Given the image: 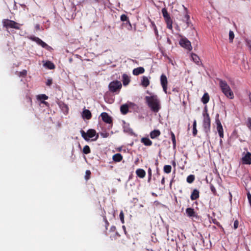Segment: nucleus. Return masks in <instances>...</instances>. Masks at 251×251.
Returning <instances> with one entry per match:
<instances>
[{
  "instance_id": "nucleus-1",
  "label": "nucleus",
  "mask_w": 251,
  "mask_h": 251,
  "mask_svg": "<svg viewBox=\"0 0 251 251\" xmlns=\"http://www.w3.org/2000/svg\"><path fill=\"white\" fill-rule=\"evenodd\" d=\"M146 101L152 111L158 112L160 109V101L156 95L146 96Z\"/></svg>"
},
{
  "instance_id": "nucleus-2",
  "label": "nucleus",
  "mask_w": 251,
  "mask_h": 251,
  "mask_svg": "<svg viewBox=\"0 0 251 251\" xmlns=\"http://www.w3.org/2000/svg\"><path fill=\"white\" fill-rule=\"evenodd\" d=\"M203 116V123L202 126L203 130L208 135L210 132L211 127V119L209 114L208 113V109L206 107H205L202 112Z\"/></svg>"
},
{
  "instance_id": "nucleus-3",
  "label": "nucleus",
  "mask_w": 251,
  "mask_h": 251,
  "mask_svg": "<svg viewBox=\"0 0 251 251\" xmlns=\"http://www.w3.org/2000/svg\"><path fill=\"white\" fill-rule=\"evenodd\" d=\"M219 86L222 92L227 98L230 99L234 98V94L226 81L220 80Z\"/></svg>"
},
{
  "instance_id": "nucleus-4",
  "label": "nucleus",
  "mask_w": 251,
  "mask_h": 251,
  "mask_svg": "<svg viewBox=\"0 0 251 251\" xmlns=\"http://www.w3.org/2000/svg\"><path fill=\"white\" fill-rule=\"evenodd\" d=\"M80 133L83 139L86 141H89L90 138L92 141H96L99 138V134L96 133L95 129H89L85 132L84 130H81Z\"/></svg>"
},
{
  "instance_id": "nucleus-5",
  "label": "nucleus",
  "mask_w": 251,
  "mask_h": 251,
  "mask_svg": "<svg viewBox=\"0 0 251 251\" xmlns=\"http://www.w3.org/2000/svg\"><path fill=\"white\" fill-rule=\"evenodd\" d=\"M3 27L9 28L20 29V24L9 19H3L2 21Z\"/></svg>"
},
{
  "instance_id": "nucleus-6",
  "label": "nucleus",
  "mask_w": 251,
  "mask_h": 251,
  "mask_svg": "<svg viewBox=\"0 0 251 251\" xmlns=\"http://www.w3.org/2000/svg\"><path fill=\"white\" fill-rule=\"evenodd\" d=\"M122 87V84L120 81L115 80L111 82L108 85L109 90L111 92H116L119 91Z\"/></svg>"
},
{
  "instance_id": "nucleus-7",
  "label": "nucleus",
  "mask_w": 251,
  "mask_h": 251,
  "mask_svg": "<svg viewBox=\"0 0 251 251\" xmlns=\"http://www.w3.org/2000/svg\"><path fill=\"white\" fill-rule=\"evenodd\" d=\"M180 45L185 49L190 51L192 50L191 42L186 38L182 37L179 41Z\"/></svg>"
},
{
  "instance_id": "nucleus-8",
  "label": "nucleus",
  "mask_w": 251,
  "mask_h": 251,
  "mask_svg": "<svg viewBox=\"0 0 251 251\" xmlns=\"http://www.w3.org/2000/svg\"><path fill=\"white\" fill-rule=\"evenodd\" d=\"M186 213L189 217L191 218L192 220H198L199 216L198 215L197 212L194 210V209L189 207L186 209Z\"/></svg>"
},
{
  "instance_id": "nucleus-9",
  "label": "nucleus",
  "mask_w": 251,
  "mask_h": 251,
  "mask_svg": "<svg viewBox=\"0 0 251 251\" xmlns=\"http://www.w3.org/2000/svg\"><path fill=\"white\" fill-rule=\"evenodd\" d=\"M216 116H217V119L216 120V123L217 125V129L219 133V136L221 138H223L224 137V130H223V126L221 124V123L220 121L219 120V119H218L219 114H217Z\"/></svg>"
},
{
  "instance_id": "nucleus-10",
  "label": "nucleus",
  "mask_w": 251,
  "mask_h": 251,
  "mask_svg": "<svg viewBox=\"0 0 251 251\" xmlns=\"http://www.w3.org/2000/svg\"><path fill=\"white\" fill-rule=\"evenodd\" d=\"M160 83L163 91L166 94L167 93L168 80L166 76L164 74H162L160 76Z\"/></svg>"
},
{
  "instance_id": "nucleus-11",
  "label": "nucleus",
  "mask_w": 251,
  "mask_h": 251,
  "mask_svg": "<svg viewBox=\"0 0 251 251\" xmlns=\"http://www.w3.org/2000/svg\"><path fill=\"white\" fill-rule=\"evenodd\" d=\"M242 161L244 164H251V153L247 152L245 155L242 157Z\"/></svg>"
},
{
  "instance_id": "nucleus-12",
  "label": "nucleus",
  "mask_w": 251,
  "mask_h": 251,
  "mask_svg": "<svg viewBox=\"0 0 251 251\" xmlns=\"http://www.w3.org/2000/svg\"><path fill=\"white\" fill-rule=\"evenodd\" d=\"M102 121L107 124H112V118L106 112H102L100 114Z\"/></svg>"
},
{
  "instance_id": "nucleus-13",
  "label": "nucleus",
  "mask_w": 251,
  "mask_h": 251,
  "mask_svg": "<svg viewBox=\"0 0 251 251\" xmlns=\"http://www.w3.org/2000/svg\"><path fill=\"white\" fill-rule=\"evenodd\" d=\"M31 39L44 48L48 49L49 48H50V46L38 37H33L31 38Z\"/></svg>"
},
{
  "instance_id": "nucleus-14",
  "label": "nucleus",
  "mask_w": 251,
  "mask_h": 251,
  "mask_svg": "<svg viewBox=\"0 0 251 251\" xmlns=\"http://www.w3.org/2000/svg\"><path fill=\"white\" fill-rule=\"evenodd\" d=\"M184 12L183 13V17L182 18V20L183 22H185L187 24V26H190V16L188 13V10L186 8H184Z\"/></svg>"
},
{
  "instance_id": "nucleus-15",
  "label": "nucleus",
  "mask_w": 251,
  "mask_h": 251,
  "mask_svg": "<svg viewBox=\"0 0 251 251\" xmlns=\"http://www.w3.org/2000/svg\"><path fill=\"white\" fill-rule=\"evenodd\" d=\"M160 134L161 132L159 130L154 129L150 132V136L152 139H154L159 137Z\"/></svg>"
},
{
  "instance_id": "nucleus-16",
  "label": "nucleus",
  "mask_w": 251,
  "mask_h": 251,
  "mask_svg": "<svg viewBox=\"0 0 251 251\" xmlns=\"http://www.w3.org/2000/svg\"><path fill=\"white\" fill-rule=\"evenodd\" d=\"M82 116L84 119L90 120L92 118V114L89 110L84 109L82 112Z\"/></svg>"
},
{
  "instance_id": "nucleus-17",
  "label": "nucleus",
  "mask_w": 251,
  "mask_h": 251,
  "mask_svg": "<svg viewBox=\"0 0 251 251\" xmlns=\"http://www.w3.org/2000/svg\"><path fill=\"white\" fill-rule=\"evenodd\" d=\"M122 81H123V85L124 86H126L130 82V77H129V76L127 75L124 74L122 75Z\"/></svg>"
},
{
  "instance_id": "nucleus-18",
  "label": "nucleus",
  "mask_w": 251,
  "mask_h": 251,
  "mask_svg": "<svg viewBox=\"0 0 251 251\" xmlns=\"http://www.w3.org/2000/svg\"><path fill=\"white\" fill-rule=\"evenodd\" d=\"M145 72V69L143 67H140L137 68L133 69L132 71V73L135 75H138L140 74H142L144 73Z\"/></svg>"
},
{
  "instance_id": "nucleus-19",
  "label": "nucleus",
  "mask_w": 251,
  "mask_h": 251,
  "mask_svg": "<svg viewBox=\"0 0 251 251\" xmlns=\"http://www.w3.org/2000/svg\"><path fill=\"white\" fill-rule=\"evenodd\" d=\"M199 194H200V192L197 189H194L193 191V192H192L191 196H190V198H191V200L194 201V200L198 199L200 196Z\"/></svg>"
},
{
  "instance_id": "nucleus-20",
  "label": "nucleus",
  "mask_w": 251,
  "mask_h": 251,
  "mask_svg": "<svg viewBox=\"0 0 251 251\" xmlns=\"http://www.w3.org/2000/svg\"><path fill=\"white\" fill-rule=\"evenodd\" d=\"M141 142L146 146H151L152 144V141L148 137H143L141 140Z\"/></svg>"
},
{
  "instance_id": "nucleus-21",
  "label": "nucleus",
  "mask_w": 251,
  "mask_h": 251,
  "mask_svg": "<svg viewBox=\"0 0 251 251\" xmlns=\"http://www.w3.org/2000/svg\"><path fill=\"white\" fill-rule=\"evenodd\" d=\"M191 57L193 61L196 63L197 65H200L201 64V63L200 61V57L195 53L191 54Z\"/></svg>"
},
{
  "instance_id": "nucleus-22",
  "label": "nucleus",
  "mask_w": 251,
  "mask_h": 251,
  "mask_svg": "<svg viewBox=\"0 0 251 251\" xmlns=\"http://www.w3.org/2000/svg\"><path fill=\"white\" fill-rule=\"evenodd\" d=\"M141 85L144 87H147L150 85V80L147 76H143L142 77Z\"/></svg>"
},
{
  "instance_id": "nucleus-23",
  "label": "nucleus",
  "mask_w": 251,
  "mask_h": 251,
  "mask_svg": "<svg viewBox=\"0 0 251 251\" xmlns=\"http://www.w3.org/2000/svg\"><path fill=\"white\" fill-rule=\"evenodd\" d=\"M136 174L140 178H144L146 176V172L142 169H138L136 171Z\"/></svg>"
},
{
  "instance_id": "nucleus-24",
  "label": "nucleus",
  "mask_w": 251,
  "mask_h": 251,
  "mask_svg": "<svg viewBox=\"0 0 251 251\" xmlns=\"http://www.w3.org/2000/svg\"><path fill=\"white\" fill-rule=\"evenodd\" d=\"M112 158L114 161L119 162L123 159V156L121 154L118 153L113 155Z\"/></svg>"
},
{
  "instance_id": "nucleus-25",
  "label": "nucleus",
  "mask_w": 251,
  "mask_h": 251,
  "mask_svg": "<svg viewBox=\"0 0 251 251\" xmlns=\"http://www.w3.org/2000/svg\"><path fill=\"white\" fill-rule=\"evenodd\" d=\"M103 220L104 222V224L103 225V226H104V229L103 230V232L105 234H107V230L109 225V223L107 221L106 217L105 215L103 216Z\"/></svg>"
},
{
  "instance_id": "nucleus-26",
  "label": "nucleus",
  "mask_w": 251,
  "mask_h": 251,
  "mask_svg": "<svg viewBox=\"0 0 251 251\" xmlns=\"http://www.w3.org/2000/svg\"><path fill=\"white\" fill-rule=\"evenodd\" d=\"M120 110L122 114H126L128 111V106L125 104L121 106Z\"/></svg>"
},
{
  "instance_id": "nucleus-27",
  "label": "nucleus",
  "mask_w": 251,
  "mask_h": 251,
  "mask_svg": "<svg viewBox=\"0 0 251 251\" xmlns=\"http://www.w3.org/2000/svg\"><path fill=\"white\" fill-rule=\"evenodd\" d=\"M163 17L165 20H168L171 18L169 14L168 13L167 10L166 8H163L161 10Z\"/></svg>"
},
{
  "instance_id": "nucleus-28",
  "label": "nucleus",
  "mask_w": 251,
  "mask_h": 251,
  "mask_svg": "<svg viewBox=\"0 0 251 251\" xmlns=\"http://www.w3.org/2000/svg\"><path fill=\"white\" fill-rule=\"evenodd\" d=\"M209 100V96L207 93H205L203 94L202 98L201 101L203 104H206Z\"/></svg>"
},
{
  "instance_id": "nucleus-29",
  "label": "nucleus",
  "mask_w": 251,
  "mask_h": 251,
  "mask_svg": "<svg viewBox=\"0 0 251 251\" xmlns=\"http://www.w3.org/2000/svg\"><path fill=\"white\" fill-rule=\"evenodd\" d=\"M44 65L46 67L49 69H53L55 68V65L54 64L50 61H46Z\"/></svg>"
},
{
  "instance_id": "nucleus-30",
  "label": "nucleus",
  "mask_w": 251,
  "mask_h": 251,
  "mask_svg": "<svg viewBox=\"0 0 251 251\" xmlns=\"http://www.w3.org/2000/svg\"><path fill=\"white\" fill-rule=\"evenodd\" d=\"M170 134H171V136L172 141V143H173V149H176V137H175V134L172 131H171Z\"/></svg>"
},
{
  "instance_id": "nucleus-31",
  "label": "nucleus",
  "mask_w": 251,
  "mask_h": 251,
  "mask_svg": "<svg viewBox=\"0 0 251 251\" xmlns=\"http://www.w3.org/2000/svg\"><path fill=\"white\" fill-rule=\"evenodd\" d=\"M121 20L123 22L126 21L127 22V23H128L130 27H131V25L129 21L128 18L126 15L122 14L121 16Z\"/></svg>"
},
{
  "instance_id": "nucleus-32",
  "label": "nucleus",
  "mask_w": 251,
  "mask_h": 251,
  "mask_svg": "<svg viewBox=\"0 0 251 251\" xmlns=\"http://www.w3.org/2000/svg\"><path fill=\"white\" fill-rule=\"evenodd\" d=\"M163 171L165 173L169 174L171 172L172 167L171 165H166L164 166Z\"/></svg>"
},
{
  "instance_id": "nucleus-33",
  "label": "nucleus",
  "mask_w": 251,
  "mask_h": 251,
  "mask_svg": "<svg viewBox=\"0 0 251 251\" xmlns=\"http://www.w3.org/2000/svg\"><path fill=\"white\" fill-rule=\"evenodd\" d=\"M17 73V75L19 76V77H25L27 75V71L26 70H23L21 72H16Z\"/></svg>"
},
{
  "instance_id": "nucleus-34",
  "label": "nucleus",
  "mask_w": 251,
  "mask_h": 251,
  "mask_svg": "<svg viewBox=\"0 0 251 251\" xmlns=\"http://www.w3.org/2000/svg\"><path fill=\"white\" fill-rule=\"evenodd\" d=\"M195 178V177L194 175H190L187 176L186 180L188 183H192L194 181Z\"/></svg>"
},
{
  "instance_id": "nucleus-35",
  "label": "nucleus",
  "mask_w": 251,
  "mask_h": 251,
  "mask_svg": "<svg viewBox=\"0 0 251 251\" xmlns=\"http://www.w3.org/2000/svg\"><path fill=\"white\" fill-rule=\"evenodd\" d=\"M58 104L59 107L62 109V110H65L67 111H68V107L67 105L65 104L64 102L60 101L58 102Z\"/></svg>"
},
{
  "instance_id": "nucleus-36",
  "label": "nucleus",
  "mask_w": 251,
  "mask_h": 251,
  "mask_svg": "<svg viewBox=\"0 0 251 251\" xmlns=\"http://www.w3.org/2000/svg\"><path fill=\"white\" fill-rule=\"evenodd\" d=\"M197 126V122L196 120H194L193 124V134L194 136H195L197 134V129L196 128Z\"/></svg>"
},
{
  "instance_id": "nucleus-37",
  "label": "nucleus",
  "mask_w": 251,
  "mask_h": 251,
  "mask_svg": "<svg viewBox=\"0 0 251 251\" xmlns=\"http://www.w3.org/2000/svg\"><path fill=\"white\" fill-rule=\"evenodd\" d=\"M82 151H83V153L85 154H87L90 153L91 150H90V148L89 147V146L85 145Z\"/></svg>"
},
{
  "instance_id": "nucleus-38",
  "label": "nucleus",
  "mask_w": 251,
  "mask_h": 251,
  "mask_svg": "<svg viewBox=\"0 0 251 251\" xmlns=\"http://www.w3.org/2000/svg\"><path fill=\"white\" fill-rule=\"evenodd\" d=\"M165 21L167 24V28H168L170 29H172L173 28V27H172L173 22H172V20L171 18L168 19V20H166Z\"/></svg>"
},
{
  "instance_id": "nucleus-39",
  "label": "nucleus",
  "mask_w": 251,
  "mask_h": 251,
  "mask_svg": "<svg viewBox=\"0 0 251 251\" xmlns=\"http://www.w3.org/2000/svg\"><path fill=\"white\" fill-rule=\"evenodd\" d=\"M48 99V97L46 96L45 94H41L37 96V99L41 101L42 100H47Z\"/></svg>"
},
{
  "instance_id": "nucleus-40",
  "label": "nucleus",
  "mask_w": 251,
  "mask_h": 251,
  "mask_svg": "<svg viewBox=\"0 0 251 251\" xmlns=\"http://www.w3.org/2000/svg\"><path fill=\"white\" fill-rule=\"evenodd\" d=\"M234 38V32L230 30L229 32V40L230 43H232L233 42V40Z\"/></svg>"
},
{
  "instance_id": "nucleus-41",
  "label": "nucleus",
  "mask_w": 251,
  "mask_h": 251,
  "mask_svg": "<svg viewBox=\"0 0 251 251\" xmlns=\"http://www.w3.org/2000/svg\"><path fill=\"white\" fill-rule=\"evenodd\" d=\"M148 182H150L151 180V176H152V171H151V169L150 168H149L148 169Z\"/></svg>"
},
{
  "instance_id": "nucleus-42",
  "label": "nucleus",
  "mask_w": 251,
  "mask_h": 251,
  "mask_svg": "<svg viewBox=\"0 0 251 251\" xmlns=\"http://www.w3.org/2000/svg\"><path fill=\"white\" fill-rule=\"evenodd\" d=\"M120 220L122 222V224H124L125 223V221H124V212L123 211H121L120 213Z\"/></svg>"
},
{
  "instance_id": "nucleus-43",
  "label": "nucleus",
  "mask_w": 251,
  "mask_h": 251,
  "mask_svg": "<svg viewBox=\"0 0 251 251\" xmlns=\"http://www.w3.org/2000/svg\"><path fill=\"white\" fill-rule=\"evenodd\" d=\"M26 101L27 104L29 106V107H32V100L30 97H26Z\"/></svg>"
},
{
  "instance_id": "nucleus-44",
  "label": "nucleus",
  "mask_w": 251,
  "mask_h": 251,
  "mask_svg": "<svg viewBox=\"0 0 251 251\" xmlns=\"http://www.w3.org/2000/svg\"><path fill=\"white\" fill-rule=\"evenodd\" d=\"M91 174V173L90 171L87 170L86 171L85 178L86 180H88L90 178Z\"/></svg>"
},
{
  "instance_id": "nucleus-45",
  "label": "nucleus",
  "mask_w": 251,
  "mask_h": 251,
  "mask_svg": "<svg viewBox=\"0 0 251 251\" xmlns=\"http://www.w3.org/2000/svg\"><path fill=\"white\" fill-rule=\"evenodd\" d=\"M210 190L214 195H216V194H217L216 190L215 187L213 185H210Z\"/></svg>"
},
{
  "instance_id": "nucleus-46",
  "label": "nucleus",
  "mask_w": 251,
  "mask_h": 251,
  "mask_svg": "<svg viewBox=\"0 0 251 251\" xmlns=\"http://www.w3.org/2000/svg\"><path fill=\"white\" fill-rule=\"evenodd\" d=\"M247 126L251 130V118H248Z\"/></svg>"
},
{
  "instance_id": "nucleus-47",
  "label": "nucleus",
  "mask_w": 251,
  "mask_h": 251,
  "mask_svg": "<svg viewBox=\"0 0 251 251\" xmlns=\"http://www.w3.org/2000/svg\"><path fill=\"white\" fill-rule=\"evenodd\" d=\"M239 223L238 220H235L234 222V228L237 229L238 227Z\"/></svg>"
},
{
  "instance_id": "nucleus-48",
  "label": "nucleus",
  "mask_w": 251,
  "mask_h": 251,
  "mask_svg": "<svg viewBox=\"0 0 251 251\" xmlns=\"http://www.w3.org/2000/svg\"><path fill=\"white\" fill-rule=\"evenodd\" d=\"M52 83V80L51 79H48L46 82V85L48 86H50Z\"/></svg>"
},
{
  "instance_id": "nucleus-49",
  "label": "nucleus",
  "mask_w": 251,
  "mask_h": 251,
  "mask_svg": "<svg viewBox=\"0 0 251 251\" xmlns=\"http://www.w3.org/2000/svg\"><path fill=\"white\" fill-rule=\"evenodd\" d=\"M110 230L111 231H114L116 230V226H112L110 227Z\"/></svg>"
},
{
  "instance_id": "nucleus-50",
  "label": "nucleus",
  "mask_w": 251,
  "mask_h": 251,
  "mask_svg": "<svg viewBox=\"0 0 251 251\" xmlns=\"http://www.w3.org/2000/svg\"><path fill=\"white\" fill-rule=\"evenodd\" d=\"M161 183L162 185H164L165 184V177H163V178L161 179Z\"/></svg>"
},
{
  "instance_id": "nucleus-51",
  "label": "nucleus",
  "mask_w": 251,
  "mask_h": 251,
  "mask_svg": "<svg viewBox=\"0 0 251 251\" xmlns=\"http://www.w3.org/2000/svg\"><path fill=\"white\" fill-rule=\"evenodd\" d=\"M122 228H123V230H124L125 233L126 234V226H123Z\"/></svg>"
},
{
  "instance_id": "nucleus-52",
  "label": "nucleus",
  "mask_w": 251,
  "mask_h": 251,
  "mask_svg": "<svg viewBox=\"0 0 251 251\" xmlns=\"http://www.w3.org/2000/svg\"><path fill=\"white\" fill-rule=\"evenodd\" d=\"M42 103L45 104L46 105H47L48 104V102H47V101H41Z\"/></svg>"
},
{
  "instance_id": "nucleus-53",
  "label": "nucleus",
  "mask_w": 251,
  "mask_h": 251,
  "mask_svg": "<svg viewBox=\"0 0 251 251\" xmlns=\"http://www.w3.org/2000/svg\"><path fill=\"white\" fill-rule=\"evenodd\" d=\"M42 103L45 104L46 105H47L48 104V102H47V101H41Z\"/></svg>"
},
{
  "instance_id": "nucleus-54",
  "label": "nucleus",
  "mask_w": 251,
  "mask_h": 251,
  "mask_svg": "<svg viewBox=\"0 0 251 251\" xmlns=\"http://www.w3.org/2000/svg\"><path fill=\"white\" fill-rule=\"evenodd\" d=\"M173 181V180L172 179V180L171 181L170 183V186H171Z\"/></svg>"
},
{
  "instance_id": "nucleus-55",
  "label": "nucleus",
  "mask_w": 251,
  "mask_h": 251,
  "mask_svg": "<svg viewBox=\"0 0 251 251\" xmlns=\"http://www.w3.org/2000/svg\"><path fill=\"white\" fill-rule=\"evenodd\" d=\"M154 29H155V32L157 33V29H156V27H155Z\"/></svg>"
},
{
  "instance_id": "nucleus-56",
  "label": "nucleus",
  "mask_w": 251,
  "mask_h": 251,
  "mask_svg": "<svg viewBox=\"0 0 251 251\" xmlns=\"http://www.w3.org/2000/svg\"><path fill=\"white\" fill-rule=\"evenodd\" d=\"M147 250H148V251H153L152 249H151V250L148 249Z\"/></svg>"
},
{
  "instance_id": "nucleus-57",
  "label": "nucleus",
  "mask_w": 251,
  "mask_h": 251,
  "mask_svg": "<svg viewBox=\"0 0 251 251\" xmlns=\"http://www.w3.org/2000/svg\"><path fill=\"white\" fill-rule=\"evenodd\" d=\"M250 101L251 102V94L250 95Z\"/></svg>"
},
{
  "instance_id": "nucleus-58",
  "label": "nucleus",
  "mask_w": 251,
  "mask_h": 251,
  "mask_svg": "<svg viewBox=\"0 0 251 251\" xmlns=\"http://www.w3.org/2000/svg\"><path fill=\"white\" fill-rule=\"evenodd\" d=\"M229 195H230V196H231V197L232 196H231V193H229Z\"/></svg>"
}]
</instances>
